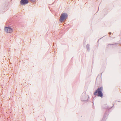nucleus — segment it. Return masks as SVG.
I'll use <instances>...</instances> for the list:
<instances>
[{
	"label": "nucleus",
	"mask_w": 121,
	"mask_h": 121,
	"mask_svg": "<svg viewBox=\"0 0 121 121\" xmlns=\"http://www.w3.org/2000/svg\"><path fill=\"white\" fill-rule=\"evenodd\" d=\"M103 88L102 87H100L98 88L95 92L94 93V95H96L98 93V96H99L102 97L103 96V93L102 92Z\"/></svg>",
	"instance_id": "nucleus-1"
},
{
	"label": "nucleus",
	"mask_w": 121,
	"mask_h": 121,
	"mask_svg": "<svg viewBox=\"0 0 121 121\" xmlns=\"http://www.w3.org/2000/svg\"><path fill=\"white\" fill-rule=\"evenodd\" d=\"M68 17V15L65 13H62L60 16V22H62L64 20L66 19Z\"/></svg>",
	"instance_id": "nucleus-2"
},
{
	"label": "nucleus",
	"mask_w": 121,
	"mask_h": 121,
	"mask_svg": "<svg viewBox=\"0 0 121 121\" xmlns=\"http://www.w3.org/2000/svg\"><path fill=\"white\" fill-rule=\"evenodd\" d=\"M4 30L7 33H11L13 32V29L10 27H5L4 28Z\"/></svg>",
	"instance_id": "nucleus-3"
},
{
	"label": "nucleus",
	"mask_w": 121,
	"mask_h": 121,
	"mask_svg": "<svg viewBox=\"0 0 121 121\" xmlns=\"http://www.w3.org/2000/svg\"><path fill=\"white\" fill-rule=\"evenodd\" d=\"M27 0H21L20 1V3L22 5H24L28 3Z\"/></svg>",
	"instance_id": "nucleus-4"
},
{
	"label": "nucleus",
	"mask_w": 121,
	"mask_h": 121,
	"mask_svg": "<svg viewBox=\"0 0 121 121\" xmlns=\"http://www.w3.org/2000/svg\"><path fill=\"white\" fill-rule=\"evenodd\" d=\"M88 46V45H87L86 47H87Z\"/></svg>",
	"instance_id": "nucleus-5"
}]
</instances>
